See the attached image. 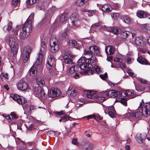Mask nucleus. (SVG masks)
<instances>
[{
    "label": "nucleus",
    "mask_w": 150,
    "mask_h": 150,
    "mask_svg": "<svg viewBox=\"0 0 150 150\" xmlns=\"http://www.w3.org/2000/svg\"><path fill=\"white\" fill-rule=\"evenodd\" d=\"M137 61L140 64H148V61L143 58L142 56L138 57L137 59Z\"/></svg>",
    "instance_id": "nucleus-25"
},
{
    "label": "nucleus",
    "mask_w": 150,
    "mask_h": 150,
    "mask_svg": "<svg viewBox=\"0 0 150 150\" xmlns=\"http://www.w3.org/2000/svg\"><path fill=\"white\" fill-rule=\"evenodd\" d=\"M88 0H77L76 2V4L78 6H81L84 4Z\"/></svg>",
    "instance_id": "nucleus-34"
},
{
    "label": "nucleus",
    "mask_w": 150,
    "mask_h": 150,
    "mask_svg": "<svg viewBox=\"0 0 150 150\" xmlns=\"http://www.w3.org/2000/svg\"><path fill=\"white\" fill-rule=\"evenodd\" d=\"M114 60L115 62H118L119 63L122 61V59H121L116 57L114 59Z\"/></svg>",
    "instance_id": "nucleus-58"
},
{
    "label": "nucleus",
    "mask_w": 150,
    "mask_h": 150,
    "mask_svg": "<svg viewBox=\"0 0 150 150\" xmlns=\"http://www.w3.org/2000/svg\"><path fill=\"white\" fill-rule=\"evenodd\" d=\"M27 144L29 146H32L35 145V143L33 142H27Z\"/></svg>",
    "instance_id": "nucleus-63"
},
{
    "label": "nucleus",
    "mask_w": 150,
    "mask_h": 150,
    "mask_svg": "<svg viewBox=\"0 0 150 150\" xmlns=\"http://www.w3.org/2000/svg\"><path fill=\"white\" fill-rule=\"evenodd\" d=\"M93 70L98 73H100V68L98 66H95L93 67L92 66L90 68H88L87 71H84L83 73L85 75L93 74L94 73Z\"/></svg>",
    "instance_id": "nucleus-13"
},
{
    "label": "nucleus",
    "mask_w": 150,
    "mask_h": 150,
    "mask_svg": "<svg viewBox=\"0 0 150 150\" xmlns=\"http://www.w3.org/2000/svg\"><path fill=\"white\" fill-rule=\"evenodd\" d=\"M119 28L117 27H113L112 33L115 34H117L119 33Z\"/></svg>",
    "instance_id": "nucleus-40"
},
{
    "label": "nucleus",
    "mask_w": 150,
    "mask_h": 150,
    "mask_svg": "<svg viewBox=\"0 0 150 150\" xmlns=\"http://www.w3.org/2000/svg\"><path fill=\"white\" fill-rule=\"evenodd\" d=\"M28 106V107L27 106L26 108L28 109L29 108V112L30 113L31 112L32 110H33L36 109L34 105H30V106H29V105Z\"/></svg>",
    "instance_id": "nucleus-41"
},
{
    "label": "nucleus",
    "mask_w": 150,
    "mask_h": 150,
    "mask_svg": "<svg viewBox=\"0 0 150 150\" xmlns=\"http://www.w3.org/2000/svg\"><path fill=\"white\" fill-rule=\"evenodd\" d=\"M43 56L42 52L40 51L36 61L30 70V74L31 76H34L36 75L37 73L36 70H41L43 69V64L42 60Z\"/></svg>",
    "instance_id": "nucleus-3"
},
{
    "label": "nucleus",
    "mask_w": 150,
    "mask_h": 150,
    "mask_svg": "<svg viewBox=\"0 0 150 150\" xmlns=\"http://www.w3.org/2000/svg\"><path fill=\"white\" fill-rule=\"evenodd\" d=\"M56 61L53 55H51L47 62L46 66L50 73L54 72L56 70L55 68Z\"/></svg>",
    "instance_id": "nucleus-6"
},
{
    "label": "nucleus",
    "mask_w": 150,
    "mask_h": 150,
    "mask_svg": "<svg viewBox=\"0 0 150 150\" xmlns=\"http://www.w3.org/2000/svg\"><path fill=\"white\" fill-rule=\"evenodd\" d=\"M9 46L10 48L11 55L14 56L15 55H16L18 52L19 48L18 45H13Z\"/></svg>",
    "instance_id": "nucleus-19"
},
{
    "label": "nucleus",
    "mask_w": 150,
    "mask_h": 150,
    "mask_svg": "<svg viewBox=\"0 0 150 150\" xmlns=\"http://www.w3.org/2000/svg\"><path fill=\"white\" fill-rule=\"evenodd\" d=\"M108 109L111 111H114L115 110L114 108L112 106L108 107Z\"/></svg>",
    "instance_id": "nucleus-59"
},
{
    "label": "nucleus",
    "mask_w": 150,
    "mask_h": 150,
    "mask_svg": "<svg viewBox=\"0 0 150 150\" xmlns=\"http://www.w3.org/2000/svg\"><path fill=\"white\" fill-rule=\"evenodd\" d=\"M77 93V89L76 87L72 86L69 87L68 90V93L71 97H74L76 95Z\"/></svg>",
    "instance_id": "nucleus-18"
},
{
    "label": "nucleus",
    "mask_w": 150,
    "mask_h": 150,
    "mask_svg": "<svg viewBox=\"0 0 150 150\" xmlns=\"http://www.w3.org/2000/svg\"><path fill=\"white\" fill-rule=\"evenodd\" d=\"M129 90L120 92V93L118 95L119 98L125 97L128 96V95H129Z\"/></svg>",
    "instance_id": "nucleus-28"
},
{
    "label": "nucleus",
    "mask_w": 150,
    "mask_h": 150,
    "mask_svg": "<svg viewBox=\"0 0 150 150\" xmlns=\"http://www.w3.org/2000/svg\"><path fill=\"white\" fill-rule=\"evenodd\" d=\"M94 119L97 121H99L101 120L102 118L98 114L95 115Z\"/></svg>",
    "instance_id": "nucleus-45"
},
{
    "label": "nucleus",
    "mask_w": 150,
    "mask_h": 150,
    "mask_svg": "<svg viewBox=\"0 0 150 150\" xmlns=\"http://www.w3.org/2000/svg\"><path fill=\"white\" fill-rule=\"evenodd\" d=\"M107 74L106 73H105L103 74H100V77L103 79H105L107 78Z\"/></svg>",
    "instance_id": "nucleus-49"
},
{
    "label": "nucleus",
    "mask_w": 150,
    "mask_h": 150,
    "mask_svg": "<svg viewBox=\"0 0 150 150\" xmlns=\"http://www.w3.org/2000/svg\"><path fill=\"white\" fill-rule=\"evenodd\" d=\"M38 0H27L26 1L27 4L31 5L33 4L35 2L38 1Z\"/></svg>",
    "instance_id": "nucleus-39"
},
{
    "label": "nucleus",
    "mask_w": 150,
    "mask_h": 150,
    "mask_svg": "<svg viewBox=\"0 0 150 150\" xmlns=\"http://www.w3.org/2000/svg\"><path fill=\"white\" fill-rule=\"evenodd\" d=\"M11 116L13 118L16 119L18 118L17 115L14 112H12L10 114Z\"/></svg>",
    "instance_id": "nucleus-55"
},
{
    "label": "nucleus",
    "mask_w": 150,
    "mask_h": 150,
    "mask_svg": "<svg viewBox=\"0 0 150 150\" xmlns=\"http://www.w3.org/2000/svg\"><path fill=\"white\" fill-rule=\"evenodd\" d=\"M88 11V15L89 16H92L93 14H95L96 12V11L94 10H89Z\"/></svg>",
    "instance_id": "nucleus-43"
},
{
    "label": "nucleus",
    "mask_w": 150,
    "mask_h": 150,
    "mask_svg": "<svg viewBox=\"0 0 150 150\" xmlns=\"http://www.w3.org/2000/svg\"><path fill=\"white\" fill-rule=\"evenodd\" d=\"M138 110H141V111L138 112V110L132 113V119L140 118L143 115L145 116H147L150 115V102L145 103L142 99L140 103Z\"/></svg>",
    "instance_id": "nucleus-1"
},
{
    "label": "nucleus",
    "mask_w": 150,
    "mask_h": 150,
    "mask_svg": "<svg viewBox=\"0 0 150 150\" xmlns=\"http://www.w3.org/2000/svg\"><path fill=\"white\" fill-rule=\"evenodd\" d=\"M6 118L8 120L9 122L11 120V118L9 115H7L6 116Z\"/></svg>",
    "instance_id": "nucleus-62"
},
{
    "label": "nucleus",
    "mask_w": 150,
    "mask_h": 150,
    "mask_svg": "<svg viewBox=\"0 0 150 150\" xmlns=\"http://www.w3.org/2000/svg\"><path fill=\"white\" fill-rule=\"evenodd\" d=\"M137 16L140 18H144L147 17L149 16L148 14L144 11L139 10L137 13Z\"/></svg>",
    "instance_id": "nucleus-20"
},
{
    "label": "nucleus",
    "mask_w": 150,
    "mask_h": 150,
    "mask_svg": "<svg viewBox=\"0 0 150 150\" xmlns=\"http://www.w3.org/2000/svg\"><path fill=\"white\" fill-rule=\"evenodd\" d=\"M84 93L86 94V96L87 98L92 99L94 96L93 94V93L91 91H84Z\"/></svg>",
    "instance_id": "nucleus-30"
},
{
    "label": "nucleus",
    "mask_w": 150,
    "mask_h": 150,
    "mask_svg": "<svg viewBox=\"0 0 150 150\" xmlns=\"http://www.w3.org/2000/svg\"><path fill=\"white\" fill-rule=\"evenodd\" d=\"M100 25V23H96L94 24H93L91 25V30H93L94 28L95 27H97L98 26H99Z\"/></svg>",
    "instance_id": "nucleus-47"
},
{
    "label": "nucleus",
    "mask_w": 150,
    "mask_h": 150,
    "mask_svg": "<svg viewBox=\"0 0 150 150\" xmlns=\"http://www.w3.org/2000/svg\"><path fill=\"white\" fill-rule=\"evenodd\" d=\"M105 50L107 54L110 55L114 53L115 48L114 47L112 46H108L106 47Z\"/></svg>",
    "instance_id": "nucleus-22"
},
{
    "label": "nucleus",
    "mask_w": 150,
    "mask_h": 150,
    "mask_svg": "<svg viewBox=\"0 0 150 150\" xmlns=\"http://www.w3.org/2000/svg\"><path fill=\"white\" fill-rule=\"evenodd\" d=\"M94 147V146L92 144H90L88 147L85 148L86 150H91Z\"/></svg>",
    "instance_id": "nucleus-53"
},
{
    "label": "nucleus",
    "mask_w": 150,
    "mask_h": 150,
    "mask_svg": "<svg viewBox=\"0 0 150 150\" xmlns=\"http://www.w3.org/2000/svg\"><path fill=\"white\" fill-rule=\"evenodd\" d=\"M101 10L103 12L108 13L111 12L112 8L110 5L107 4L103 5L102 6Z\"/></svg>",
    "instance_id": "nucleus-21"
},
{
    "label": "nucleus",
    "mask_w": 150,
    "mask_h": 150,
    "mask_svg": "<svg viewBox=\"0 0 150 150\" xmlns=\"http://www.w3.org/2000/svg\"><path fill=\"white\" fill-rule=\"evenodd\" d=\"M100 51L98 48L96 46H92L89 47L88 50L84 51V54L86 55H89L91 57L88 58V62L91 64L94 62L96 59V57L93 55V53L96 54H99Z\"/></svg>",
    "instance_id": "nucleus-4"
},
{
    "label": "nucleus",
    "mask_w": 150,
    "mask_h": 150,
    "mask_svg": "<svg viewBox=\"0 0 150 150\" xmlns=\"http://www.w3.org/2000/svg\"><path fill=\"white\" fill-rule=\"evenodd\" d=\"M20 0H13L12 3L14 6H16L20 3Z\"/></svg>",
    "instance_id": "nucleus-48"
},
{
    "label": "nucleus",
    "mask_w": 150,
    "mask_h": 150,
    "mask_svg": "<svg viewBox=\"0 0 150 150\" xmlns=\"http://www.w3.org/2000/svg\"><path fill=\"white\" fill-rule=\"evenodd\" d=\"M16 85L18 89L22 91H26L29 88L27 83L23 80L19 81Z\"/></svg>",
    "instance_id": "nucleus-11"
},
{
    "label": "nucleus",
    "mask_w": 150,
    "mask_h": 150,
    "mask_svg": "<svg viewBox=\"0 0 150 150\" xmlns=\"http://www.w3.org/2000/svg\"><path fill=\"white\" fill-rule=\"evenodd\" d=\"M87 59L85 57H82L78 61V65L80 68L82 69L87 71L88 68L92 67V65L87 62Z\"/></svg>",
    "instance_id": "nucleus-5"
},
{
    "label": "nucleus",
    "mask_w": 150,
    "mask_h": 150,
    "mask_svg": "<svg viewBox=\"0 0 150 150\" xmlns=\"http://www.w3.org/2000/svg\"><path fill=\"white\" fill-rule=\"evenodd\" d=\"M68 34V31H64L62 33V36L64 38H65L67 35Z\"/></svg>",
    "instance_id": "nucleus-56"
},
{
    "label": "nucleus",
    "mask_w": 150,
    "mask_h": 150,
    "mask_svg": "<svg viewBox=\"0 0 150 150\" xmlns=\"http://www.w3.org/2000/svg\"><path fill=\"white\" fill-rule=\"evenodd\" d=\"M118 15V14L117 13H112L111 14V17L114 19H116Z\"/></svg>",
    "instance_id": "nucleus-46"
},
{
    "label": "nucleus",
    "mask_w": 150,
    "mask_h": 150,
    "mask_svg": "<svg viewBox=\"0 0 150 150\" xmlns=\"http://www.w3.org/2000/svg\"><path fill=\"white\" fill-rule=\"evenodd\" d=\"M9 46L18 44L16 37L14 36L10 37L9 39Z\"/></svg>",
    "instance_id": "nucleus-23"
},
{
    "label": "nucleus",
    "mask_w": 150,
    "mask_h": 150,
    "mask_svg": "<svg viewBox=\"0 0 150 150\" xmlns=\"http://www.w3.org/2000/svg\"><path fill=\"white\" fill-rule=\"evenodd\" d=\"M41 46L43 48L45 49L46 48L45 42L43 41L41 43Z\"/></svg>",
    "instance_id": "nucleus-61"
},
{
    "label": "nucleus",
    "mask_w": 150,
    "mask_h": 150,
    "mask_svg": "<svg viewBox=\"0 0 150 150\" xmlns=\"http://www.w3.org/2000/svg\"><path fill=\"white\" fill-rule=\"evenodd\" d=\"M120 92L117 91L115 90H111L109 91H107L103 92L104 95L105 96H110L113 98H119V94Z\"/></svg>",
    "instance_id": "nucleus-15"
},
{
    "label": "nucleus",
    "mask_w": 150,
    "mask_h": 150,
    "mask_svg": "<svg viewBox=\"0 0 150 150\" xmlns=\"http://www.w3.org/2000/svg\"><path fill=\"white\" fill-rule=\"evenodd\" d=\"M77 65L73 66L70 69L69 72L70 75L74 78L76 79L79 78L80 76L82 74L81 72H78Z\"/></svg>",
    "instance_id": "nucleus-8"
},
{
    "label": "nucleus",
    "mask_w": 150,
    "mask_h": 150,
    "mask_svg": "<svg viewBox=\"0 0 150 150\" xmlns=\"http://www.w3.org/2000/svg\"><path fill=\"white\" fill-rule=\"evenodd\" d=\"M61 93V91L58 89L52 88L49 91L48 95L51 98H53L59 96Z\"/></svg>",
    "instance_id": "nucleus-17"
},
{
    "label": "nucleus",
    "mask_w": 150,
    "mask_h": 150,
    "mask_svg": "<svg viewBox=\"0 0 150 150\" xmlns=\"http://www.w3.org/2000/svg\"><path fill=\"white\" fill-rule=\"evenodd\" d=\"M12 27V23L11 22H10L7 25L4 26L3 29L5 31H9L11 30Z\"/></svg>",
    "instance_id": "nucleus-29"
},
{
    "label": "nucleus",
    "mask_w": 150,
    "mask_h": 150,
    "mask_svg": "<svg viewBox=\"0 0 150 150\" xmlns=\"http://www.w3.org/2000/svg\"><path fill=\"white\" fill-rule=\"evenodd\" d=\"M67 15L66 14H63L59 18V20L61 22H63L68 19Z\"/></svg>",
    "instance_id": "nucleus-32"
},
{
    "label": "nucleus",
    "mask_w": 150,
    "mask_h": 150,
    "mask_svg": "<svg viewBox=\"0 0 150 150\" xmlns=\"http://www.w3.org/2000/svg\"><path fill=\"white\" fill-rule=\"evenodd\" d=\"M118 65L122 69H123L125 67L126 65L121 62L119 63Z\"/></svg>",
    "instance_id": "nucleus-52"
},
{
    "label": "nucleus",
    "mask_w": 150,
    "mask_h": 150,
    "mask_svg": "<svg viewBox=\"0 0 150 150\" xmlns=\"http://www.w3.org/2000/svg\"><path fill=\"white\" fill-rule=\"evenodd\" d=\"M70 118V117H69L68 115H65L62 117V121L64 122H65L67 120H69V119Z\"/></svg>",
    "instance_id": "nucleus-44"
},
{
    "label": "nucleus",
    "mask_w": 150,
    "mask_h": 150,
    "mask_svg": "<svg viewBox=\"0 0 150 150\" xmlns=\"http://www.w3.org/2000/svg\"><path fill=\"white\" fill-rule=\"evenodd\" d=\"M128 34L126 31H122L121 32L120 37L123 39H125L128 36Z\"/></svg>",
    "instance_id": "nucleus-35"
},
{
    "label": "nucleus",
    "mask_w": 150,
    "mask_h": 150,
    "mask_svg": "<svg viewBox=\"0 0 150 150\" xmlns=\"http://www.w3.org/2000/svg\"><path fill=\"white\" fill-rule=\"evenodd\" d=\"M68 43L69 46H73L76 44L77 42L74 40H71L68 42Z\"/></svg>",
    "instance_id": "nucleus-36"
},
{
    "label": "nucleus",
    "mask_w": 150,
    "mask_h": 150,
    "mask_svg": "<svg viewBox=\"0 0 150 150\" xmlns=\"http://www.w3.org/2000/svg\"><path fill=\"white\" fill-rule=\"evenodd\" d=\"M1 75L2 78H4L5 79H6V80H8L9 79L8 74L7 73H2L1 74Z\"/></svg>",
    "instance_id": "nucleus-38"
},
{
    "label": "nucleus",
    "mask_w": 150,
    "mask_h": 150,
    "mask_svg": "<svg viewBox=\"0 0 150 150\" xmlns=\"http://www.w3.org/2000/svg\"><path fill=\"white\" fill-rule=\"evenodd\" d=\"M108 113L110 116L111 117L113 118L115 116V112L114 111H112L110 110H109L108 111Z\"/></svg>",
    "instance_id": "nucleus-42"
},
{
    "label": "nucleus",
    "mask_w": 150,
    "mask_h": 150,
    "mask_svg": "<svg viewBox=\"0 0 150 150\" xmlns=\"http://www.w3.org/2000/svg\"><path fill=\"white\" fill-rule=\"evenodd\" d=\"M124 21L128 24H129L131 23V19L127 16H125L124 18Z\"/></svg>",
    "instance_id": "nucleus-37"
},
{
    "label": "nucleus",
    "mask_w": 150,
    "mask_h": 150,
    "mask_svg": "<svg viewBox=\"0 0 150 150\" xmlns=\"http://www.w3.org/2000/svg\"><path fill=\"white\" fill-rule=\"evenodd\" d=\"M31 51V50L30 48H24L21 56V58L22 59L23 63L26 62L28 60Z\"/></svg>",
    "instance_id": "nucleus-10"
},
{
    "label": "nucleus",
    "mask_w": 150,
    "mask_h": 150,
    "mask_svg": "<svg viewBox=\"0 0 150 150\" xmlns=\"http://www.w3.org/2000/svg\"><path fill=\"white\" fill-rule=\"evenodd\" d=\"M94 116H95V115L93 114V115H88L87 116V117L88 119H91V118H94Z\"/></svg>",
    "instance_id": "nucleus-60"
},
{
    "label": "nucleus",
    "mask_w": 150,
    "mask_h": 150,
    "mask_svg": "<svg viewBox=\"0 0 150 150\" xmlns=\"http://www.w3.org/2000/svg\"><path fill=\"white\" fill-rule=\"evenodd\" d=\"M37 83L38 85H43L45 83L44 81L41 77H38L36 78Z\"/></svg>",
    "instance_id": "nucleus-31"
},
{
    "label": "nucleus",
    "mask_w": 150,
    "mask_h": 150,
    "mask_svg": "<svg viewBox=\"0 0 150 150\" xmlns=\"http://www.w3.org/2000/svg\"><path fill=\"white\" fill-rule=\"evenodd\" d=\"M74 56L69 53H66L63 56V58L64 61L65 63L69 64H73V58Z\"/></svg>",
    "instance_id": "nucleus-14"
},
{
    "label": "nucleus",
    "mask_w": 150,
    "mask_h": 150,
    "mask_svg": "<svg viewBox=\"0 0 150 150\" xmlns=\"http://www.w3.org/2000/svg\"><path fill=\"white\" fill-rule=\"evenodd\" d=\"M33 92L35 96L41 100H43L46 99L47 96L42 88L40 87H35L34 89Z\"/></svg>",
    "instance_id": "nucleus-7"
},
{
    "label": "nucleus",
    "mask_w": 150,
    "mask_h": 150,
    "mask_svg": "<svg viewBox=\"0 0 150 150\" xmlns=\"http://www.w3.org/2000/svg\"><path fill=\"white\" fill-rule=\"evenodd\" d=\"M118 100L117 99L116 100H117L119 102H120L122 104L124 105H126L127 104V100L125 98H119Z\"/></svg>",
    "instance_id": "nucleus-33"
},
{
    "label": "nucleus",
    "mask_w": 150,
    "mask_h": 150,
    "mask_svg": "<svg viewBox=\"0 0 150 150\" xmlns=\"http://www.w3.org/2000/svg\"><path fill=\"white\" fill-rule=\"evenodd\" d=\"M16 150H27V149L26 146H20L17 147Z\"/></svg>",
    "instance_id": "nucleus-50"
},
{
    "label": "nucleus",
    "mask_w": 150,
    "mask_h": 150,
    "mask_svg": "<svg viewBox=\"0 0 150 150\" xmlns=\"http://www.w3.org/2000/svg\"><path fill=\"white\" fill-rule=\"evenodd\" d=\"M56 113L58 115H65L66 113L65 112H64V111L62 110L59 112H57Z\"/></svg>",
    "instance_id": "nucleus-51"
},
{
    "label": "nucleus",
    "mask_w": 150,
    "mask_h": 150,
    "mask_svg": "<svg viewBox=\"0 0 150 150\" xmlns=\"http://www.w3.org/2000/svg\"><path fill=\"white\" fill-rule=\"evenodd\" d=\"M135 138L138 142L139 143H143L144 140V137L141 134H137L136 135Z\"/></svg>",
    "instance_id": "nucleus-26"
},
{
    "label": "nucleus",
    "mask_w": 150,
    "mask_h": 150,
    "mask_svg": "<svg viewBox=\"0 0 150 150\" xmlns=\"http://www.w3.org/2000/svg\"><path fill=\"white\" fill-rule=\"evenodd\" d=\"M102 95L98 96L96 98V101L98 103L103 102L105 100V97H107V96L104 95L103 93H102Z\"/></svg>",
    "instance_id": "nucleus-27"
},
{
    "label": "nucleus",
    "mask_w": 150,
    "mask_h": 150,
    "mask_svg": "<svg viewBox=\"0 0 150 150\" xmlns=\"http://www.w3.org/2000/svg\"><path fill=\"white\" fill-rule=\"evenodd\" d=\"M125 149L126 150H130V146L128 145H126L125 147Z\"/></svg>",
    "instance_id": "nucleus-64"
},
{
    "label": "nucleus",
    "mask_w": 150,
    "mask_h": 150,
    "mask_svg": "<svg viewBox=\"0 0 150 150\" xmlns=\"http://www.w3.org/2000/svg\"><path fill=\"white\" fill-rule=\"evenodd\" d=\"M140 81L141 83L143 84H147V81L146 79H140Z\"/></svg>",
    "instance_id": "nucleus-57"
},
{
    "label": "nucleus",
    "mask_w": 150,
    "mask_h": 150,
    "mask_svg": "<svg viewBox=\"0 0 150 150\" xmlns=\"http://www.w3.org/2000/svg\"><path fill=\"white\" fill-rule=\"evenodd\" d=\"M50 45L51 51L53 52L57 51L59 49L57 40L55 38H52L50 40Z\"/></svg>",
    "instance_id": "nucleus-12"
},
{
    "label": "nucleus",
    "mask_w": 150,
    "mask_h": 150,
    "mask_svg": "<svg viewBox=\"0 0 150 150\" xmlns=\"http://www.w3.org/2000/svg\"><path fill=\"white\" fill-rule=\"evenodd\" d=\"M34 17V14H31L24 24L19 34V37L21 39L25 40L27 39L32 32V20L33 19Z\"/></svg>",
    "instance_id": "nucleus-2"
},
{
    "label": "nucleus",
    "mask_w": 150,
    "mask_h": 150,
    "mask_svg": "<svg viewBox=\"0 0 150 150\" xmlns=\"http://www.w3.org/2000/svg\"><path fill=\"white\" fill-rule=\"evenodd\" d=\"M10 97L14 100L19 104H24L27 101L23 97L17 94H11L10 95Z\"/></svg>",
    "instance_id": "nucleus-9"
},
{
    "label": "nucleus",
    "mask_w": 150,
    "mask_h": 150,
    "mask_svg": "<svg viewBox=\"0 0 150 150\" xmlns=\"http://www.w3.org/2000/svg\"><path fill=\"white\" fill-rule=\"evenodd\" d=\"M71 26L72 27H78L79 23L78 15L76 13H74L72 14L70 17Z\"/></svg>",
    "instance_id": "nucleus-16"
},
{
    "label": "nucleus",
    "mask_w": 150,
    "mask_h": 150,
    "mask_svg": "<svg viewBox=\"0 0 150 150\" xmlns=\"http://www.w3.org/2000/svg\"><path fill=\"white\" fill-rule=\"evenodd\" d=\"M142 41L143 38L142 37H136L134 40V42H133V44L134 45H136V46H139L141 45Z\"/></svg>",
    "instance_id": "nucleus-24"
},
{
    "label": "nucleus",
    "mask_w": 150,
    "mask_h": 150,
    "mask_svg": "<svg viewBox=\"0 0 150 150\" xmlns=\"http://www.w3.org/2000/svg\"><path fill=\"white\" fill-rule=\"evenodd\" d=\"M108 31L112 32L113 27H104Z\"/></svg>",
    "instance_id": "nucleus-54"
}]
</instances>
